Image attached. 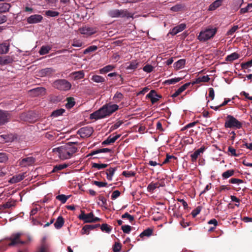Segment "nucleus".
I'll return each instance as SVG.
<instances>
[{"mask_svg":"<svg viewBox=\"0 0 252 252\" xmlns=\"http://www.w3.org/2000/svg\"><path fill=\"white\" fill-rule=\"evenodd\" d=\"M100 227L102 231L107 233H110L112 229V227L106 223H103L101 225H100Z\"/></svg>","mask_w":252,"mask_h":252,"instance_id":"4c0bfd02","label":"nucleus"},{"mask_svg":"<svg viewBox=\"0 0 252 252\" xmlns=\"http://www.w3.org/2000/svg\"><path fill=\"white\" fill-rule=\"evenodd\" d=\"M79 31L81 34L92 35L97 32V29L96 28L85 26L79 29Z\"/></svg>","mask_w":252,"mask_h":252,"instance_id":"ddd939ff","label":"nucleus"},{"mask_svg":"<svg viewBox=\"0 0 252 252\" xmlns=\"http://www.w3.org/2000/svg\"><path fill=\"white\" fill-rule=\"evenodd\" d=\"M8 168L5 166H0V177H3L7 174Z\"/></svg>","mask_w":252,"mask_h":252,"instance_id":"5fc2aeb1","label":"nucleus"},{"mask_svg":"<svg viewBox=\"0 0 252 252\" xmlns=\"http://www.w3.org/2000/svg\"><path fill=\"white\" fill-rule=\"evenodd\" d=\"M122 175L126 177H133L135 175V173L134 172L132 171H124L122 173Z\"/></svg>","mask_w":252,"mask_h":252,"instance_id":"774afa93","label":"nucleus"},{"mask_svg":"<svg viewBox=\"0 0 252 252\" xmlns=\"http://www.w3.org/2000/svg\"><path fill=\"white\" fill-rule=\"evenodd\" d=\"M93 184L99 188L106 187L107 185V183L106 182H99L97 181H94L93 182Z\"/></svg>","mask_w":252,"mask_h":252,"instance_id":"69168bd1","label":"nucleus"},{"mask_svg":"<svg viewBox=\"0 0 252 252\" xmlns=\"http://www.w3.org/2000/svg\"><path fill=\"white\" fill-rule=\"evenodd\" d=\"M223 0H216L210 4L209 7V10H215L216 8L221 5Z\"/></svg>","mask_w":252,"mask_h":252,"instance_id":"393cba45","label":"nucleus"},{"mask_svg":"<svg viewBox=\"0 0 252 252\" xmlns=\"http://www.w3.org/2000/svg\"><path fill=\"white\" fill-rule=\"evenodd\" d=\"M108 15L112 18H133V14L129 12L126 9H112L108 12Z\"/></svg>","mask_w":252,"mask_h":252,"instance_id":"39448f33","label":"nucleus"},{"mask_svg":"<svg viewBox=\"0 0 252 252\" xmlns=\"http://www.w3.org/2000/svg\"><path fill=\"white\" fill-rule=\"evenodd\" d=\"M25 173H22L13 176L10 179L9 182L11 183V184H15L21 181L25 178Z\"/></svg>","mask_w":252,"mask_h":252,"instance_id":"a211bd4d","label":"nucleus"},{"mask_svg":"<svg viewBox=\"0 0 252 252\" xmlns=\"http://www.w3.org/2000/svg\"><path fill=\"white\" fill-rule=\"evenodd\" d=\"M99 227L100 224H87L82 228L81 233L82 234H89L90 230H94Z\"/></svg>","mask_w":252,"mask_h":252,"instance_id":"2eb2a0df","label":"nucleus"},{"mask_svg":"<svg viewBox=\"0 0 252 252\" xmlns=\"http://www.w3.org/2000/svg\"><path fill=\"white\" fill-rule=\"evenodd\" d=\"M176 159L177 158L174 156L169 155V154L166 155V158L164 159L163 162V164L167 163L170 161H171L172 159Z\"/></svg>","mask_w":252,"mask_h":252,"instance_id":"13d9d810","label":"nucleus"},{"mask_svg":"<svg viewBox=\"0 0 252 252\" xmlns=\"http://www.w3.org/2000/svg\"><path fill=\"white\" fill-rule=\"evenodd\" d=\"M119 109L117 104L107 103L104 105L98 110L95 111L90 115L91 119L98 120L110 116L112 113Z\"/></svg>","mask_w":252,"mask_h":252,"instance_id":"7ed1b4c3","label":"nucleus"},{"mask_svg":"<svg viewBox=\"0 0 252 252\" xmlns=\"http://www.w3.org/2000/svg\"><path fill=\"white\" fill-rule=\"evenodd\" d=\"M56 199L61 201L63 204L65 203L67 200L69 198V195H65L64 194H60L56 196Z\"/></svg>","mask_w":252,"mask_h":252,"instance_id":"79ce46f5","label":"nucleus"},{"mask_svg":"<svg viewBox=\"0 0 252 252\" xmlns=\"http://www.w3.org/2000/svg\"><path fill=\"white\" fill-rule=\"evenodd\" d=\"M9 49V44L7 43H3L0 44V54H6Z\"/></svg>","mask_w":252,"mask_h":252,"instance_id":"cd10ccee","label":"nucleus"},{"mask_svg":"<svg viewBox=\"0 0 252 252\" xmlns=\"http://www.w3.org/2000/svg\"><path fill=\"white\" fill-rule=\"evenodd\" d=\"M91 80L94 82L97 83H102L104 82L105 81V78L104 77L97 75H93L91 78Z\"/></svg>","mask_w":252,"mask_h":252,"instance_id":"473e14b6","label":"nucleus"},{"mask_svg":"<svg viewBox=\"0 0 252 252\" xmlns=\"http://www.w3.org/2000/svg\"><path fill=\"white\" fill-rule=\"evenodd\" d=\"M35 162V158L32 157L22 158L19 160V165L21 167H25L32 165Z\"/></svg>","mask_w":252,"mask_h":252,"instance_id":"9d476101","label":"nucleus"},{"mask_svg":"<svg viewBox=\"0 0 252 252\" xmlns=\"http://www.w3.org/2000/svg\"><path fill=\"white\" fill-rule=\"evenodd\" d=\"M71 75L72 76L74 80L81 79L84 77L85 73L83 70L78 71H74L71 73Z\"/></svg>","mask_w":252,"mask_h":252,"instance_id":"b1692460","label":"nucleus"},{"mask_svg":"<svg viewBox=\"0 0 252 252\" xmlns=\"http://www.w3.org/2000/svg\"><path fill=\"white\" fill-rule=\"evenodd\" d=\"M8 159L6 154L0 153V163H4L8 160Z\"/></svg>","mask_w":252,"mask_h":252,"instance_id":"bf43d9fd","label":"nucleus"},{"mask_svg":"<svg viewBox=\"0 0 252 252\" xmlns=\"http://www.w3.org/2000/svg\"><path fill=\"white\" fill-rule=\"evenodd\" d=\"M217 29L215 28H207L205 30L201 31L197 39L201 42H205L209 39L213 38L216 34Z\"/></svg>","mask_w":252,"mask_h":252,"instance_id":"20e7f679","label":"nucleus"},{"mask_svg":"<svg viewBox=\"0 0 252 252\" xmlns=\"http://www.w3.org/2000/svg\"><path fill=\"white\" fill-rule=\"evenodd\" d=\"M76 143L68 142L60 147L53 149L54 152H57L59 157L62 159L70 158L77 151L75 146Z\"/></svg>","mask_w":252,"mask_h":252,"instance_id":"f03ea898","label":"nucleus"},{"mask_svg":"<svg viewBox=\"0 0 252 252\" xmlns=\"http://www.w3.org/2000/svg\"><path fill=\"white\" fill-rule=\"evenodd\" d=\"M122 245L120 243L115 242L113 247L114 252H120L121 250Z\"/></svg>","mask_w":252,"mask_h":252,"instance_id":"4d7b16f0","label":"nucleus"},{"mask_svg":"<svg viewBox=\"0 0 252 252\" xmlns=\"http://www.w3.org/2000/svg\"><path fill=\"white\" fill-rule=\"evenodd\" d=\"M107 164L104 163H92V168H96L98 170L105 168L108 166Z\"/></svg>","mask_w":252,"mask_h":252,"instance_id":"37998d69","label":"nucleus"},{"mask_svg":"<svg viewBox=\"0 0 252 252\" xmlns=\"http://www.w3.org/2000/svg\"><path fill=\"white\" fill-rule=\"evenodd\" d=\"M154 67L152 65L150 64H146L144 66L143 69L144 71L150 73L153 70Z\"/></svg>","mask_w":252,"mask_h":252,"instance_id":"338daca9","label":"nucleus"},{"mask_svg":"<svg viewBox=\"0 0 252 252\" xmlns=\"http://www.w3.org/2000/svg\"><path fill=\"white\" fill-rule=\"evenodd\" d=\"M210 78H209L208 75L203 76L202 77H199L196 79L195 81H193L192 83V85L195 84H199L201 82H208L210 80Z\"/></svg>","mask_w":252,"mask_h":252,"instance_id":"5701e85b","label":"nucleus"},{"mask_svg":"<svg viewBox=\"0 0 252 252\" xmlns=\"http://www.w3.org/2000/svg\"><path fill=\"white\" fill-rule=\"evenodd\" d=\"M94 129L90 126H86L80 128L77 132V133L82 138L89 137L92 134Z\"/></svg>","mask_w":252,"mask_h":252,"instance_id":"1a4fd4ad","label":"nucleus"},{"mask_svg":"<svg viewBox=\"0 0 252 252\" xmlns=\"http://www.w3.org/2000/svg\"><path fill=\"white\" fill-rule=\"evenodd\" d=\"M228 151L230 153L231 155L232 156L238 157L240 156V154L237 153L236 151V150L232 146L228 147Z\"/></svg>","mask_w":252,"mask_h":252,"instance_id":"6e6d98bb","label":"nucleus"},{"mask_svg":"<svg viewBox=\"0 0 252 252\" xmlns=\"http://www.w3.org/2000/svg\"><path fill=\"white\" fill-rule=\"evenodd\" d=\"M43 19L41 15L35 14L30 16L27 18V21L29 24H32L40 22Z\"/></svg>","mask_w":252,"mask_h":252,"instance_id":"4468645a","label":"nucleus"},{"mask_svg":"<svg viewBox=\"0 0 252 252\" xmlns=\"http://www.w3.org/2000/svg\"><path fill=\"white\" fill-rule=\"evenodd\" d=\"M126 66V70H130L132 71H134L136 69H137L139 64V62L137 60H132L129 63H127L126 64V65L128 64Z\"/></svg>","mask_w":252,"mask_h":252,"instance_id":"f3484780","label":"nucleus"},{"mask_svg":"<svg viewBox=\"0 0 252 252\" xmlns=\"http://www.w3.org/2000/svg\"><path fill=\"white\" fill-rule=\"evenodd\" d=\"M225 128L234 127L240 129L242 127V124L231 115H227L224 124Z\"/></svg>","mask_w":252,"mask_h":252,"instance_id":"0eeeda50","label":"nucleus"},{"mask_svg":"<svg viewBox=\"0 0 252 252\" xmlns=\"http://www.w3.org/2000/svg\"><path fill=\"white\" fill-rule=\"evenodd\" d=\"M29 93L32 96H42L45 94L46 90L43 87H37L30 90Z\"/></svg>","mask_w":252,"mask_h":252,"instance_id":"9b49d317","label":"nucleus"},{"mask_svg":"<svg viewBox=\"0 0 252 252\" xmlns=\"http://www.w3.org/2000/svg\"><path fill=\"white\" fill-rule=\"evenodd\" d=\"M67 103L65 104V107L67 109H70L72 108L75 104L74 99L73 97L67 98Z\"/></svg>","mask_w":252,"mask_h":252,"instance_id":"ea45409f","label":"nucleus"},{"mask_svg":"<svg viewBox=\"0 0 252 252\" xmlns=\"http://www.w3.org/2000/svg\"><path fill=\"white\" fill-rule=\"evenodd\" d=\"M97 49V47L95 45L90 46L84 51L83 53L84 54H87L96 51Z\"/></svg>","mask_w":252,"mask_h":252,"instance_id":"49530a36","label":"nucleus"},{"mask_svg":"<svg viewBox=\"0 0 252 252\" xmlns=\"http://www.w3.org/2000/svg\"><path fill=\"white\" fill-rule=\"evenodd\" d=\"M205 150L204 146H202L200 148L196 150L191 155V161L194 162L196 160L198 156L201 153H203Z\"/></svg>","mask_w":252,"mask_h":252,"instance_id":"6ab92c4d","label":"nucleus"},{"mask_svg":"<svg viewBox=\"0 0 252 252\" xmlns=\"http://www.w3.org/2000/svg\"><path fill=\"white\" fill-rule=\"evenodd\" d=\"M53 86L58 90L66 91L70 89L71 84L65 79H58L54 82Z\"/></svg>","mask_w":252,"mask_h":252,"instance_id":"6e6552de","label":"nucleus"},{"mask_svg":"<svg viewBox=\"0 0 252 252\" xmlns=\"http://www.w3.org/2000/svg\"><path fill=\"white\" fill-rule=\"evenodd\" d=\"M186 28L185 24H181L173 28L170 32V33L173 35H176L178 33L183 31Z\"/></svg>","mask_w":252,"mask_h":252,"instance_id":"dca6fc26","label":"nucleus"},{"mask_svg":"<svg viewBox=\"0 0 252 252\" xmlns=\"http://www.w3.org/2000/svg\"><path fill=\"white\" fill-rule=\"evenodd\" d=\"M78 218L85 223L95 222L101 220V219L95 217L93 212L85 214V211L82 210L81 211V214L78 216Z\"/></svg>","mask_w":252,"mask_h":252,"instance_id":"423d86ee","label":"nucleus"},{"mask_svg":"<svg viewBox=\"0 0 252 252\" xmlns=\"http://www.w3.org/2000/svg\"><path fill=\"white\" fill-rule=\"evenodd\" d=\"M12 59L8 56L0 57V64L6 65L9 64L12 62Z\"/></svg>","mask_w":252,"mask_h":252,"instance_id":"bb28decb","label":"nucleus"},{"mask_svg":"<svg viewBox=\"0 0 252 252\" xmlns=\"http://www.w3.org/2000/svg\"><path fill=\"white\" fill-rule=\"evenodd\" d=\"M51 48L52 47L50 46H42L39 51V53L41 55L47 54L51 50Z\"/></svg>","mask_w":252,"mask_h":252,"instance_id":"72a5a7b5","label":"nucleus"},{"mask_svg":"<svg viewBox=\"0 0 252 252\" xmlns=\"http://www.w3.org/2000/svg\"><path fill=\"white\" fill-rule=\"evenodd\" d=\"M45 15L49 17H56L59 16V12L56 11L49 10L45 11Z\"/></svg>","mask_w":252,"mask_h":252,"instance_id":"8fccbe9b","label":"nucleus"},{"mask_svg":"<svg viewBox=\"0 0 252 252\" xmlns=\"http://www.w3.org/2000/svg\"><path fill=\"white\" fill-rule=\"evenodd\" d=\"M15 136L12 134H3L0 136V140L3 139V142H10L15 139Z\"/></svg>","mask_w":252,"mask_h":252,"instance_id":"aec40b11","label":"nucleus"},{"mask_svg":"<svg viewBox=\"0 0 252 252\" xmlns=\"http://www.w3.org/2000/svg\"><path fill=\"white\" fill-rule=\"evenodd\" d=\"M117 169L116 167L115 168H110L108 169H107L106 173L107 175V179L111 181L112 180V177L114 174L115 172L116 171Z\"/></svg>","mask_w":252,"mask_h":252,"instance_id":"c756f323","label":"nucleus"},{"mask_svg":"<svg viewBox=\"0 0 252 252\" xmlns=\"http://www.w3.org/2000/svg\"><path fill=\"white\" fill-rule=\"evenodd\" d=\"M7 122V114L1 110H0V126L5 124Z\"/></svg>","mask_w":252,"mask_h":252,"instance_id":"412c9836","label":"nucleus"},{"mask_svg":"<svg viewBox=\"0 0 252 252\" xmlns=\"http://www.w3.org/2000/svg\"><path fill=\"white\" fill-rule=\"evenodd\" d=\"M115 67V66L114 65H112V64L107 65L104 66V67L100 69L99 72L101 74L107 73V72L113 70V69H114Z\"/></svg>","mask_w":252,"mask_h":252,"instance_id":"c85d7f7f","label":"nucleus"},{"mask_svg":"<svg viewBox=\"0 0 252 252\" xmlns=\"http://www.w3.org/2000/svg\"><path fill=\"white\" fill-rule=\"evenodd\" d=\"M241 65L242 69H247L248 67H251L252 66V60L241 63Z\"/></svg>","mask_w":252,"mask_h":252,"instance_id":"e2e57ef3","label":"nucleus"},{"mask_svg":"<svg viewBox=\"0 0 252 252\" xmlns=\"http://www.w3.org/2000/svg\"><path fill=\"white\" fill-rule=\"evenodd\" d=\"M68 166L67 164H58L54 166L52 172L55 173L60 170H63Z\"/></svg>","mask_w":252,"mask_h":252,"instance_id":"f704fd0d","label":"nucleus"},{"mask_svg":"<svg viewBox=\"0 0 252 252\" xmlns=\"http://www.w3.org/2000/svg\"><path fill=\"white\" fill-rule=\"evenodd\" d=\"M122 219H127L130 222H132L134 220V217L129 214L127 212L125 213L122 216Z\"/></svg>","mask_w":252,"mask_h":252,"instance_id":"680f3d73","label":"nucleus"},{"mask_svg":"<svg viewBox=\"0 0 252 252\" xmlns=\"http://www.w3.org/2000/svg\"><path fill=\"white\" fill-rule=\"evenodd\" d=\"M55 72V70L52 68H46L41 71V73L43 75H50Z\"/></svg>","mask_w":252,"mask_h":252,"instance_id":"c03bdc74","label":"nucleus"},{"mask_svg":"<svg viewBox=\"0 0 252 252\" xmlns=\"http://www.w3.org/2000/svg\"><path fill=\"white\" fill-rule=\"evenodd\" d=\"M65 112V110L63 109H59L56 110L54 111L52 113V116L54 117H57L59 116L63 115V114Z\"/></svg>","mask_w":252,"mask_h":252,"instance_id":"09e8293b","label":"nucleus"},{"mask_svg":"<svg viewBox=\"0 0 252 252\" xmlns=\"http://www.w3.org/2000/svg\"><path fill=\"white\" fill-rule=\"evenodd\" d=\"M16 204V201L14 200L8 201L3 204L0 205V209L3 210L14 207Z\"/></svg>","mask_w":252,"mask_h":252,"instance_id":"4be33fe9","label":"nucleus"},{"mask_svg":"<svg viewBox=\"0 0 252 252\" xmlns=\"http://www.w3.org/2000/svg\"><path fill=\"white\" fill-rule=\"evenodd\" d=\"M161 97V95L157 94L156 91L154 90H151L146 95V98H150L152 104L156 103L159 98Z\"/></svg>","mask_w":252,"mask_h":252,"instance_id":"f8f14e48","label":"nucleus"},{"mask_svg":"<svg viewBox=\"0 0 252 252\" xmlns=\"http://www.w3.org/2000/svg\"><path fill=\"white\" fill-rule=\"evenodd\" d=\"M186 63L185 59H181L174 63V66L176 69L182 68Z\"/></svg>","mask_w":252,"mask_h":252,"instance_id":"2f4dec72","label":"nucleus"},{"mask_svg":"<svg viewBox=\"0 0 252 252\" xmlns=\"http://www.w3.org/2000/svg\"><path fill=\"white\" fill-rule=\"evenodd\" d=\"M202 208V206H198L195 209H194L191 213L192 217L195 218L197 215H198L201 212Z\"/></svg>","mask_w":252,"mask_h":252,"instance_id":"603ef678","label":"nucleus"},{"mask_svg":"<svg viewBox=\"0 0 252 252\" xmlns=\"http://www.w3.org/2000/svg\"><path fill=\"white\" fill-rule=\"evenodd\" d=\"M158 187V183H153L150 184L148 187L147 189L150 192H153L156 188Z\"/></svg>","mask_w":252,"mask_h":252,"instance_id":"864d4df0","label":"nucleus"},{"mask_svg":"<svg viewBox=\"0 0 252 252\" xmlns=\"http://www.w3.org/2000/svg\"><path fill=\"white\" fill-rule=\"evenodd\" d=\"M121 229L124 233L128 234L131 231V227L128 225H124L122 226Z\"/></svg>","mask_w":252,"mask_h":252,"instance_id":"052dcab7","label":"nucleus"},{"mask_svg":"<svg viewBox=\"0 0 252 252\" xmlns=\"http://www.w3.org/2000/svg\"><path fill=\"white\" fill-rule=\"evenodd\" d=\"M64 223V220L63 217L59 216L54 223V226L56 228L60 229L63 226Z\"/></svg>","mask_w":252,"mask_h":252,"instance_id":"a878e982","label":"nucleus"},{"mask_svg":"<svg viewBox=\"0 0 252 252\" xmlns=\"http://www.w3.org/2000/svg\"><path fill=\"white\" fill-rule=\"evenodd\" d=\"M10 5L7 3H0V13H5L9 11Z\"/></svg>","mask_w":252,"mask_h":252,"instance_id":"7c9ffc66","label":"nucleus"},{"mask_svg":"<svg viewBox=\"0 0 252 252\" xmlns=\"http://www.w3.org/2000/svg\"><path fill=\"white\" fill-rule=\"evenodd\" d=\"M153 230L152 229L148 228L144 230L140 235L139 236L141 238L144 237V236L149 237L152 235L153 233Z\"/></svg>","mask_w":252,"mask_h":252,"instance_id":"58836bf2","label":"nucleus"},{"mask_svg":"<svg viewBox=\"0 0 252 252\" xmlns=\"http://www.w3.org/2000/svg\"><path fill=\"white\" fill-rule=\"evenodd\" d=\"M183 8L182 4H176L171 7L170 9L173 12H178L180 11Z\"/></svg>","mask_w":252,"mask_h":252,"instance_id":"0e129e2a","label":"nucleus"},{"mask_svg":"<svg viewBox=\"0 0 252 252\" xmlns=\"http://www.w3.org/2000/svg\"><path fill=\"white\" fill-rule=\"evenodd\" d=\"M111 150L108 148H102L99 149L95 151H92L90 154V156H93L95 154H97L101 153H107V152H111Z\"/></svg>","mask_w":252,"mask_h":252,"instance_id":"c9c22d12","label":"nucleus"},{"mask_svg":"<svg viewBox=\"0 0 252 252\" xmlns=\"http://www.w3.org/2000/svg\"><path fill=\"white\" fill-rule=\"evenodd\" d=\"M5 240L10 241L7 244V246L15 247L29 244L32 241V238L28 234L18 232L11 234L10 236L5 238Z\"/></svg>","mask_w":252,"mask_h":252,"instance_id":"f257e3e1","label":"nucleus"},{"mask_svg":"<svg viewBox=\"0 0 252 252\" xmlns=\"http://www.w3.org/2000/svg\"><path fill=\"white\" fill-rule=\"evenodd\" d=\"M234 173L235 171L233 169L227 170L222 174V177L224 179H227L230 177L233 176Z\"/></svg>","mask_w":252,"mask_h":252,"instance_id":"a19ab883","label":"nucleus"},{"mask_svg":"<svg viewBox=\"0 0 252 252\" xmlns=\"http://www.w3.org/2000/svg\"><path fill=\"white\" fill-rule=\"evenodd\" d=\"M239 58V55L237 53H233L231 54L228 55L226 58L225 61L228 62H232Z\"/></svg>","mask_w":252,"mask_h":252,"instance_id":"e433bc0d","label":"nucleus"},{"mask_svg":"<svg viewBox=\"0 0 252 252\" xmlns=\"http://www.w3.org/2000/svg\"><path fill=\"white\" fill-rule=\"evenodd\" d=\"M252 11V3H249L247 6L244 8H242L240 10L241 13H245L249 11Z\"/></svg>","mask_w":252,"mask_h":252,"instance_id":"3c124183","label":"nucleus"},{"mask_svg":"<svg viewBox=\"0 0 252 252\" xmlns=\"http://www.w3.org/2000/svg\"><path fill=\"white\" fill-rule=\"evenodd\" d=\"M181 79H182V78H179V77L172 78V79L165 80L164 83L165 84H167V85L174 84L179 82L180 81H181Z\"/></svg>","mask_w":252,"mask_h":252,"instance_id":"a18cd8bd","label":"nucleus"},{"mask_svg":"<svg viewBox=\"0 0 252 252\" xmlns=\"http://www.w3.org/2000/svg\"><path fill=\"white\" fill-rule=\"evenodd\" d=\"M123 98V94L117 92L113 97V100L116 102H119Z\"/></svg>","mask_w":252,"mask_h":252,"instance_id":"de8ad7c7","label":"nucleus"}]
</instances>
